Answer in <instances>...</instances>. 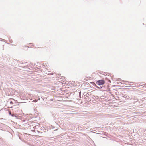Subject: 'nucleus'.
<instances>
[{
	"mask_svg": "<svg viewBox=\"0 0 146 146\" xmlns=\"http://www.w3.org/2000/svg\"><path fill=\"white\" fill-rule=\"evenodd\" d=\"M104 83V81L103 80H101L98 81L96 82V84L98 85H100L103 84Z\"/></svg>",
	"mask_w": 146,
	"mask_h": 146,
	"instance_id": "obj_1",
	"label": "nucleus"
},
{
	"mask_svg": "<svg viewBox=\"0 0 146 146\" xmlns=\"http://www.w3.org/2000/svg\"><path fill=\"white\" fill-rule=\"evenodd\" d=\"M37 100H35L33 101V102H37Z\"/></svg>",
	"mask_w": 146,
	"mask_h": 146,
	"instance_id": "obj_2",
	"label": "nucleus"
}]
</instances>
